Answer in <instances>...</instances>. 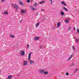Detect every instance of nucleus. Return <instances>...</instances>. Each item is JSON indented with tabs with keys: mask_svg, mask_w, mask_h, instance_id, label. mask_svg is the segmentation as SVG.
Listing matches in <instances>:
<instances>
[{
	"mask_svg": "<svg viewBox=\"0 0 79 79\" xmlns=\"http://www.w3.org/2000/svg\"><path fill=\"white\" fill-rule=\"evenodd\" d=\"M39 72L41 74H44V75H47L48 74V71H46V69H42L41 70H40Z\"/></svg>",
	"mask_w": 79,
	"mask_h": 79,
	"instance_id": "nucleus-1",
	"label": "nucleus"
},
{
	"mask_svg": "<svg viewBox=\"0 0 79 79\" xmlns=\"http://www.w3.org/2000/svg\"><path fill=\"white\" fill-rule=\"evenodd\" d=\"M12 5L13 6H14L15 9V10L16 11H17V10H18V9L19 8V7H18V6L16 4H15V5L12 4Z\"/></svg>",
	"mask_w": 79,
	"mask_h": 79,
	"instance_id": "nucleus-2",
	"label": "nucleus"
},
{
	"mask_svg": "<svg viewBox=\"0 0 79 79\" xmlns=\"http://www.w3.org/2000/svg\"><path fill=\"white\" fill-rule=\"evenodd\" d=\"M21 53L20 55H22V56H24V55H25V54L24 53H25V52L23 51H21L20 52Z\"/></svg>",
	"mask_w": 79,
	"mask_h": 79,
	"instance_id": "nucleus-3",
	"label": "nucleus"
},
{
	"mask_svg": "<svg viewBox=\"0 0 79 79\" xmlns=\"http://www.w3.org/2000/svg\"><path fill=\"white\" fill-rule=\"evenodd\" d=\"M27 61H24L23 63V66H26L27 64Z\"/></svg>",
	"mask_w": 79,
	"mask_h": 79,
	"instance_id": "nucleus-4",
	"label": "nucleus"
},
{
	"mask_svg": "<svg viewBox=\"0 0 79 79\" xmlns=\"http://www.w3.org/2000/svg\"><path fill=\"white\" fill-rule=\"evenodd\" d=\"M31 10H33V11H34L35 10H37V9H36L34 8L33 6H31V7H30Z\"/></svg>",
	"mask_w": 79,
	"mask_h": 79,
	"instance_id": "nucleus-5",
	"label": "nucleus"
},
{
	"mask_svg": "<svg viewBox=\"0 0 79 79\" xmlns=\"http://www.w3.org/2000/svg\"><path fill=\"white\" fill-rule=\"evenodd\" d=\"M73 56V54H71L70 55V57L68 58L69 61L72 58Z\"/></svg>",
	"mask_w": 79,
	"mask_h": 79,
	"instance_id": "nucleus-6",
	"label": "nucleus"
},
{
	"mask_svg": "<svg viewBox=\"0 0 79 79\" xmlns=\"http://www.w3.org/2000/svg\"><path fill=\"white\" fill-rule=\"evenodd\" d=\"M32 54V53L31 52L29 54L28 57V60H31V55Z\"/></svg>",
	"mask_w": 79,
	"mask_h": 79,
	"instance_id": "nucleus-7",
	"label": "nucleus"
},
{
	"mask_svg": "<svg viewBox=\"0 0 79 79\" xmlns=\"http://www.w3.org/2000/svg\"><path fill=\"white\" fill-rule=\"evenodd\" d=\"M30 64H32V63H34V61L32 60H30Z\"/></svg>",
	"mask_w": 79,
	"mask_h": 79,
	"instance_id": "nucleus-8",
	"label": "nucleus"
},
{
	"mask_svg": "<svg viewBox=\"0 0 79 79\" xmlns=\"http://www.w3.org/2000/svg\"><path fill=\"white\" fill-rule=\"evenodd\" d=\"M21 12L22 13H25L26 12V10H21Z\"/></svg>",
	"mask_w": 79,
	"mask_h": 79,
	"instance_id": "nucleus-9",
	"label": "nucleus"
},
{
	"mask_svg": "<svg viewBox=\"0 0 79 79\" xmlns=\"http://www.w3.org/2000/svg\"><path fill=\"white\" fill-rule=\"evenodd\" d=\"M39 24H40V22H38L35 24V27H37L39 26Z\"/></svg>",
	"mask_w": 79,
	"mask_h": 79,
	"instance_id": "nucleus-10",
	"label": "nucleus"
},
{
	"mask_svg": "<svg viewBox=\"0 0 79 79\" xmlns=\"http://www.w3.org/2000/svg\"><path fill=\"white\" fill-rule=\"evenodd\" d=\"M61 4H62L64 5V6H66L67 5L66 3L64 2H62L61 3Z\"/></svg>",
	"mask_w": 79,
	"mask_h": 79,
	"instance_id": "nucleus-11",
	"label": "nucleus"
},
{
	"mask_svg": "<svg viewBox=\"0 0 79 79\" xmlns=\"http://www.w3.org/2000/svg\"><path fill=\"white\" fill-rule=\"evenodd\" d=\"M39 37H36L34 38L35 40H39Z\"/></svg>",
	"mask_w": 79,
	"mask_h": 79,
	"instance_id": "nucleus-12",
	"label": "nucleus"
},
{
	"mask_svg": "<svg viewBox=\"0 0 79 79\" xmlns=\"http://www.w3.org/2000/svg\"><path fill=\"white\" fill-rule=\"evenodd\" d=\"M19 3L21 5H22V6H24V4H23V3L22 2L20 1Z\"/></svg>",
	"mask_w": 79,
	"mask_h": 79,
	"instance_id": "nucleus-13",
	"label": "nucleus"
},
{
	"mask_svg": "<svg viewBox=\"0 0 79 79\" xmlns=\"http://www.w3.org/2000/svg\"><path fill=\"white\" fill-rule=\"evenodd\" d=\"M65 23H69V20L68 19H66L65 20Z\"/></svg>",
	"mask_w": 79,
	"mask_h": 79,
	"instance_id": "nucleus-14",
	"label": "nucleus"
},
{
	"mask_svg": "<svg viewBox=\"0 0 79 79\" xmlns=\"http://www.w3.org/2000/svg\"><path fill=\"white\" fill-rule=\"evenodd\" d=\"M60 13H61V15L62 16H63L64 15V12H63V11L61 12Z\"/></svg>",
	"mask_w": 79,
	"mask_h": 79,
	"instance_id": "nucleus-15",
	"label": "nucleus"
},
{
	"mask_svg": "<svg viewBox=\"0 0 79 79\" xmlns=\"http://www.w3.org/2000/svg\"><path fill=\"white\" fill-rule=\"evenodd\" d=\"M12 77V75H10L8 76V79H11V78Z\"/></svg>",
	"mask_w": 79,
	"mask_h": 79,
	"instance_id": "nucleus-16",
	"label": "nucleus"
},
{
	"mask_svg": "<svg viewBox=\"0 0 79 79\" xmlns=\"http://www.w3.org/2000/svg\"><path fill=\"white\" fill-rule=\"evenodd\" d=\"M57 27H60V22H59L57 24Z\"/></svg>",
	"mask_w": 79,
	"mask_h": 79,
	"instance_id": "nucleus-17",
	"label": "nucleus"
},
{
	"mask_svg": "<svg viewBox=\"0 0 79 79\" xmlns=\"http://www.w3.org/2000/svg\"><path fill=\"white\" fill-rule=\"evenodd\" d=\"M34 6L35 7H36V6H37V2H35V3L34 4Z\"/></svg>",
	"mask_w": 79,
	"mask_h": 79,
	"instance_id": "nucleus-18",
	"label": "nucleus"
},
{
	"mask_svg": "<svg viewBox=\"0 0 79 79\" xmlns=\"http://www.w3.org/2000/svg\"><path fill=\"white\" fill-rule=\"evenodd\" d=\"M14 35H10V37H11V38H13V39H14Z\"/></svg>",
	"mask_w": 79,
	"mask_h": 79,
	"instance_id": "nucleus-19",
	"label": "nucleus"
},
{
	"mask_svg": "<svg viewBox=\"0 0 79 79\" xmlns=\"http://www.w3.org/2000/svg\"><path fill=\"white\" fill-rule=\"evenodd\" d=\"M72 48L73 49V51H74V52L76 50V49L75 48H74V46H72Z\"/></svg>",
	"mask_w": 79,
	"mask_h": 79,
	"instance_id": "nucleus-20",
	"label": "nucleus"
},
{
	"mask_svg": "<svg viewBox=\"0 0 79 79\" xmlns=\"http://www.w3.org/2000/svg\"><path fill=\"white\" fill-rule=\"evenodd\" d=\"M63 8V9H64V10H65V11H68V9H66V8L65 7H64Z\"/></svg>",
	"mask_w": 79,
	"mask_h": 79,
	"instance_id": "nucleus-21",
	"label": "nucleus"
},
{
	"mask_svg": "<svg viewBox=\"0 0 79 79\" xmlns=\"http://www.w3.org/2000/svg\"><path fill=\"white\" fill-rule=\"evenodd\" d=\"M4 14H6V15H8V12H7V11H6L4 12Z\"/></svg>",
	"mask_w": 79,
	"mask_h": 79,
	"instance_id": "nucleus-22",
	"label": "nucleus"
},
{
	"mask_svg": "<svg viewBox=\"0 0 79 79\" xmlns=\"http://www.w3.org/2000/svg\"><path fill=\"white\" fill-rule=\"evenodd\" d=\"M42 3H45V1H42L41 2Z\"/></svg>",
	"mask_w": 79,
	"mask_h": 79,
	"instance_id": "nucleus-23",
	"label": "nucleus"
},
{
	"mask_svg": "<svg viewBox=\"0 0 79 79\" xmlns=\"http://www.w3.org/2000/svg\"><path fill=\"white\" fill-rule=\"evenodd\" d=\"M30 0H27V3H30Z\"/></svg>",
	"mask_w": 79,
	"mask_h": 79,
	"instance_id": "nucleus-24",
	"label": "nucleus"
},
{
	"mask_svg": "<svg viewBox=\"0 0 79 79\" xmlns=\"http://www.w3.org/2000/svg\"><path fill=\"white\" fill-rule=\"evenodd\" d=\"M76 40L77 42H79V40H78V39H76Z\"/></svg>",
	"mask_w": 79,
	"mask_h": 79,
	"instance_id": "nucleus-25",
	"label": "nucleus"
},
{
	"mask_svg": "<svg viewBox=\"0 0 79 79\" xmlns=\"http://www.w3.org/2000/svg\"><path fill=\"white\" fill-rule=\"evenodd\" d=\"M77 32L79 34V29H77Z\"/></svg>",
	"mask_w": 79,
	"mask_h": 79,
	"instance_id": "nucleus-26",
	"label": "nucleus"
},
{
	"mask_svg": "<svg viewBox=\"0 0 79 79\" xmlns=\"http://www.w3.org/2000/svg\"><path fill=\"white\" fill-rule=\"evenodd\" d=\"M66 76H68V75H69V73H68L67 72L66 73Z\"/></svg>",
	"mask_w": 79,
	"mask_h": 79,
	"instance_id": "nucleus-27",
	"label": "nucleus"
},
{
	"mask_svg": "<svg viewBox=\"0 0 79 79\" xmlns=\"http://www.w3.org/2000/svg\"><path fill=\"white\" fill-rule=\"evenodd\" d=\"M41 11H45V9H41Z\"/></svg>",
	"mask_w": 79,
	"mask_h": 79,
	"instance_id": "nucleus-28",
	"label": "nucleus"
},
{
	"mask_svg": "<svg viewBox=\"0 0 79 79\" xmlns=\"http://www.w3.org/2000/svg\"><path fill=\"white\" fill-rule=\"evenodd\" d=\"M79 69H77L76 70V71H79Z\"/></svg>",
	"mask_w": 79,
	"mask_h": 79,
	"instance_id": "nucleus-29",
	"label": "nucleus"
},
{
	"mask_svg": "<svg viewBox=\"0 0 79 79\" xmlns=\"http://www.w3.org/2000/svg\"><path fill=\"white\" fill-rule=\"evenodd\" d=\"M5 0H1V2H4V1H5Z\"/></svg>",
	"mask_w": 79,
	"mask_h": 79,
	"instance_id": "nucleus-30",
	"label": "nucleus"
},
{
	"mask_svg": "<svg viewBox=\"0 0 79 79\" xmlns=\"http://www.w3.org/2000/svg\"><path fill=\"white\" fill-rule=\"evenodd\" d=\"M73 30L74 31H75L76 30V28H75L74 27H73Z\"/></svg>",
	"mask_w": 79,
	"mask_h": 79,
	"instance_id": "nucleus-31",
	"label": "nucleus"
},
{
	"mask_svg": "<svg viewBox=\"0 0 79 79\" xmlns=\"http://www.w3.org/2000/svg\"><path fill=\"white\" fill-rule=\"evenodd\" d=\"M51 2V5H52V3H53V1H52Z\"/></svg>",
	"mask_w": 79,
	"mask_h": 79,
	"instance_id": "nucleus-32",
	"label": "nucleus"
},
{
	"mask_svg": "<svg viewBox=\"0 0 79 79\" xmlns=\"http://www.w3.org/2000/svg\"><path fill=\"white\" fill-rule=\"evenodd\" d=\"M39 4H42V2H39Z\"/></svg>",
	"mask_w": 79,
	"mask_h": 79,
	"instance_id": "nucleus-33",
	"label": "nucleus"
},
{
	"mask_svg": "<svg viewBox=\"0 0 79 79\" xmlns=\"http://www.w3.org/2000/svg\"><path fill=\"white\" fill-rule=\"evenodd\" d=\"M27 48H29V44H27Z\"/></svg>",
	"mask_w": 79,
	"mask_h": 79,
	"instance_id": "nucleus-34",
	"label": "nucleus"
},
{
	"mask_svg": "<svg viewBox=\"0 0 79 79\" xmlns=\"http://www.w3.org/2000/svg\"><path fill=\"white\" fill-rule=\"evenodd\" d=\"M73 73H76V70H75V71H74L73 72Z\"/></svg>",
	"mask_w": 79,
	"mask_h": 79,
	"instance_id": "nucleus-35",
	"label": "nucleus"
},
{
	"mask_svg": "<svg viewBox=\"0 0 79 79\" xmlns=\"http://www.w3.org/2000/svg\"><path fill=\"white\" fill-rule=\"evenodd\" d=\"M42 46H40V48L42 49Z\"/></svg>",
	"mask_w": 79,
	"mask_h": 79,
	"instance_id": "nucleus-36",
	"label": "nucleus"
},
{
	"mask_svg": "<svg viewBox=\"0 0 79 79\" xmlns=\"http://www.w3.org/2000/svg\"><path fill=\"white\" fill-rule=\"evenodd\" d=\"M71 28H69V31L70 30H71Z\"/></svg>",
	"mask_w": 79,
	"mask_h": 79,
	"instance_id": "nucleus-37",
	"label": "nucleus"
},
{
	"mask_svg": "<svg viewBox=\"0 0 79 79\" xmlns=\"http://www.w3.org/2000/svg\"><path fill=\"white\" fill-rule=\"evenodd\" d=\"M49 1H52V0H49Z\"/></svg>",
	"mask_w": 79,
	"mask_h": 79,
	"instance_id": "nucleus-38",
	"label": "nucleus"
},
{
	"mask_svg": "<svg viewBox=\"0 0 79 79\" xmlns=\"http://www.w3.org/2000/svg\"><path fill=\"white\" fill-rule=\"evenodd\" d=\"M53 29H55V27H53Z\"/></svg>",
	"mask_w": 79,
	"mask_h": 79,
	"instance_id": "nucleus-39",
	"label": "nucleus"
},
{
	"mask_svg": "<svg viewBox=\"0 0 79 79\" xmlns=\"http://www.w3.org/2000/svg\"><path fill=\"white\" fill-rule=\"evenodd\" d=\"M0 73H1V70H0Z\"/></svg>",
	"mask_w": 79,
	"mask_h": 79,
	"instance_id": "nucleus-40",
	"label": "nucleus"
},
{
	"mask_svg": "<svg viewBox=\"0 0 79 79\" xmlns=\"http://www.w3.org/2000/svg\"><path fill=\"white\" fill-rule=\"evenodd\" d=\"M20 23H21V21H20Z\"/></svg>",
	"mask_w": 79,
	"mask_h": 79,
	"instance_id": "nucleus-41",
	"label": "nucleus"
},
{
	"mask_svg": "<svg viewBox=\"0 0 79 79\" xmlns=\"http://www.w3.org/2000/svg\"><path fill=\"white\" fill-rule=\"evenodd\" d=\"M33 0H31V1H33Z\"/></svg>",
	"mask_w": 79,
	"mask_h": 79,
	"instance_id": "nucleus-42",
	"label": "nucleus"
},
{
	"mask_svg": "<svg viewBox=\"0 0 79 79\" xmlns=\"http://www.w3.org/2000/svg\"><path fill=\"white\" fill-rule=\"evenodd\" d=\"M37 15H38V14H37Z\"/></svg>",
	"mask_w": 79,
	"mask_h": 79,
	"instance_id": "nucleus-43",
	"label": "nucleus"
}]
</instances>
